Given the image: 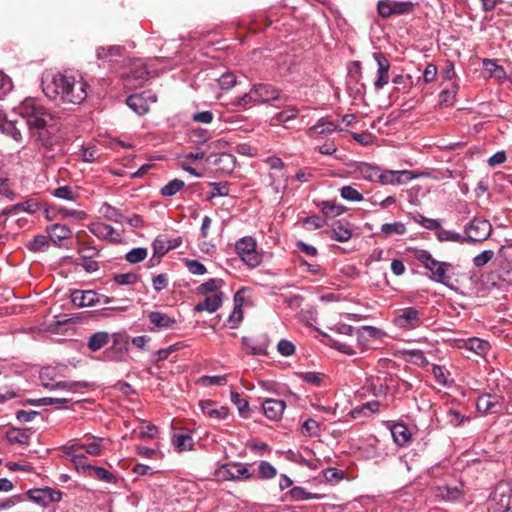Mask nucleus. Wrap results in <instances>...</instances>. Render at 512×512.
Instances as JSON below:
<instances>
[{
	"instance_id": "obj_63",
	"label": "nucleus",
	"mask_w": 512,
	"mask_h": 512,
	"mask_svg": "<svg viewBox=\"0 0 512 512\" xmlns=\"http://www.w3.org/2000/svg\"><path fill=\"white\" fill-rule=\"evenodd\" d=\"M217 82L221 89L228 90L236 85L237 79L234 73L226 72L220 76Z\"/></svg>"
},
{
	"instance_id": "obj_5",
	"label": "nucleus",
	"mask_w": 512,
	"mask_h": 512,
	"mask_svg": "<svg viewBox=\"0 0 512 512\" xmlns=\"http://www.w3.org/2000/svg\"><path fill=\"white\" fill-rule=\"evenodd\" d=\"M492 512H507L512 509V485L508 482L498 483L490 496Z\"/></svg>"
},
{
	"instance_id": "obj_32",
	"label": "nucleus",
	"mask_w": 512,
	"mask_h": 512,
	"mask_svg": "<svg viewBox=\"0 0 512 512\" xmlns=\"http://www.w3.org/2000/svg\"><path fill=\"white\" fill-rule=\"evenodd\" d=\"M124 50L120 45L100 46L96 49V57L98 60L117 58L123 55Z\"/></svg>"
},
{
	"instance_id": "obj_4",
	"label": "nucleus",
	"mask_w": 512,
	"mask_h": 512,
	"mask_svg": "<svg viewBox=\"0 0 512 512\" xmlns=\"http://www.w3.org/2000/svg\"><path fill=\"white\" fill-rule=\"evenodd\" d=\"M492 232V225L488 220L474 218L465 225L464 243H477L487 240Z\"/></svg>"
},
{
	"instance_id": "obj_48",
	"label": "nucleus",
	"mask_w": 512,
	"mask_h": 512,
	"mask_svg": "<svg viewBox=\"0 0 512 512\" xmlns=\"http://www.w3.org/2000/svg\"><path fill=\"white\" fill-rule=\"evenodd\" d=\"M212 188L211 193L207 196V200L211 201L215 197H225L229 195V188L226 182H210Z\"/></svg>"
},
{
	"instance_id": "obj_26",
	"label": "nucleus",
	"mask_w": 512,
	"mask_h": 512,
	"mask_svg": "<svg viewBox=\"0 0 512 512\" xmlns=\"http://www.w3.org/2000/svg\"><path fill=\"white\" fill-rule=\"evenodd\" d=\"M390 431L394 442L398 446L402 447L411 440V432L409 428L403 423H396L392 425Z\"/></svg>"
},
{
	"instance_id": "obj_29",
	"label": "nucleus",
	"mask_w": 512,
	"mask_h": 512,
	"mask_svg": "<svg viewBox=\"0 0 512 512\" xmlns=\"http://www.w3.org/2000/svg\"><path fill=\"white\" fill-rule=\"evenodd\" d=\"M89 231L99 239H107L117 241V238L114 237L115 229L104 223H92L89 226Z\"/></svg>"
},
{
	"instance_id": "obj_53",
	"label": "nucleus",
	"mask_w": 512,
	"mask_h": 512,
	"mask_svg": "<svg viewBox=\"0 0 512 512\" xmlns=\"http://www.w3.org/2000/svg\"><path fill=\"white\" fill-rule=\"evenodd\" d=\"M321 210L327 217H336L341 215L345 208L330 201H323L321 203Z\"/></svg>"
},
{
	"instance_id": "obj_24",
	"label": "nucleus",
	"mask_w": 512,
	"mask_h": 512,
	"mask_svg": "<svg viewBox=\"0 0 512 512\" xmlns=\"http://www.w3.org/2000/svg\"><path fill=\"white\" fill-rule=\"evenodd\" d=\"M243 302L244 298L241 296V292L238 291L234 295V309L232 313L228 317V323L230 328L235 329L238 327V325L242 322L243 319Z\"/></svg>"
},
{
	"instance_id": "obj_16",
	"label": "nucleus",
	"mask_w": 512,
	"mask_h": 512,
	"mask_svg": "<svg viewBox=\"0 0 512 512\" xmlns=\"http://www.w3.org/2000/svg\"><path fill=\"white\" fill-rule=\"evenodd\" d=\"M205 296L206 297L204 300L199 301L195 305L194 310L196 312L207 311L209 313H214L221 307L223 301V292H216L214 294Z\"/></svg>"
},
{
	"instance_id": "obj_18",
	"label": "nucleus",
	"mask_w": 512,
	"mask_h": 512,
	"mask_svg": "<svg viewBox=\"0 0 512 512\" xmlns=\"http://www.w3.org/2000/svg\"><path fill=\"white\" fill-rule=\"evenodd\" d=\"M336 130H338V126L334 122L321 118L307 130V135L310 138L316 139L321 136L330 135Z\"/></svg>"
},
{
	"instance_id": "obj_39",
	"label": "nucleus",
	"mask_w": 512,
	"mask_h": 512,
	"mask_svg": "<svg viewBox=\"0 0 512 512\" xmlns=\"http://www.w3.org/2000/svg\"><path fill=\"white\" fill-rule=\"evenodd\" d=\"M147 77L148 71L145 68L135 69L126 76V84L132 87L142 86Z\"/></svg>"
},
{
	"instance_id": "obj_27",
	"label": "nucleus",
	"mask_w": 512,
	"mask_h": 512,
	"mask_svg": "<svg viewBox=\"0 0 512 512\" xmlns=\"http://www.w3.org/2000/svg\"><path fill=\"white\" fill-rule=\"evenodd\" d=\"M92 442L71 445V449L84 450L91 456L102 455L103 438L92 436Z\"/></svg>"
},
{
	"instance_id": "obj_14",
	"label": "nucleus",
	"mask_w": 512,
	"mask_h": 512,
	"mask_svg": "<svg viewBox=\"0 0 512 512\" xmlns=\"http://www.w3.org/2000/svg\"><path fill=\"white\" fill-rule=\"evenodd\" d=\"M100 300L99 294L94 290H74L71 293L72 303L79 308L95 306Z\"/></svg>"
},
{
	"instance_id": "obj_22",
	"label": "nucleus",
	"mask_w": 512,
	"mask_h": 512,
	"mask_svg": "<svg viewBox=\"0 0 512 512\" xmlns=\"http://www.w3.org/2000/svg\"><path fill=\"white\" fill-rule=\"evenodd\" d=\"M148 318L150 322L154 325V329H172L175 324L176 320L174 318H171L169 315L159 312V311H152L148 314Z\"/></svg>"
},
{
	"instance_id": "obj_52",
	"label": "nucleus",
	"mask_w": 512,
	"mask_h": 512,
	"mask_svg": "<svg viewBox=\"0 0 512 512\" xmlns=\"http://www.w3.org/2000/svg\"><path fill=\"white\" fill-rule=\"evenodd\" d=\"M39 209V205L34 200H27L22 203H18L13 205L9 210L3 211V214H8L12 212H16L18 210H22L28 213H35Z\"/></svg>"
},
{
	"instance_id": "obj_38",
	"label": "nucleus",
	"mask_w": 512,
	"mask_h": 512,
	"mask_svg": "<svg viewBox=\"0 0 512 512\" xmlns=\"http://www.w3.org/2000/svg\"><path fill=\"white\" fill-rule=\"evenodd\" d=\"M242 344H243L244 348L248 351V353L251 355H265L266 354V349H267L266 342L256 343V341L253 338L243 337Z\"/></svg>"
},
{
	"instance_id": "obj_19",
	"label": "nucleus",
	"mask_w": 512,
	"mask_h": 512,
	"mask_svg": "<svg viewBox=\"0 0 512 512\" xmlns=\"http://www.w3.org/2000/svg\"><path fill=\"white\" fill-rule=\"evenodd\" d=\"M202 412L212 419H224L228 415V408L219 406L211 400H203L199 403Z\"/></svg>"
},
{
	"instance_id": "obj_12",
	"label": "nucleus",
	"mask_w": 512,
	"mask_h": 512,
	"mask_svg": "<svg viewBox=\"0 0 512 512\" xmlns=\"http://www.w3.org/2000/svg\"><path fill=\"white\" fill-rule=\"evenodd\" d=\"M253 86L255 88V91H256V94L258 97L257 98L258 102H260V104L268 103V102H272V101H281V102L287 101V97L282 96L281 91L278 88H276L270 84L260 83V84H256Z\"/></svg>"
},
{
	"instance_id": "obj_58",
	"label": "nucleus",
	"mask_w": 512,
	"mask_h": 512,
	"mask_svg": "<svg viewBox=\"0 0 512 512\" xmlns=\"http://www.w3.org/2000/svg\"><path fill=\"white\" fill-rule=\"evenodd\" d=\"M352 237V231L349 228H346L342 225H338L337 227L332 229L331 238L339 241L346 242Z\"/></svg>"
},
{
	"instance_id": "obj_56",
	"label": "nucleus",
	"mask_w": 512,
	"mask_h": 512,
	"mask_svg": "<svg viewBox=\"0 0 512 512\" xmlns=\"http://www.w3.org/2000/svg\"><path fill=\"white\" fill-rule=\"evenodd\" d=\"M147 257V249L138 247L130 250L126 256L125 259L132 264L139 263L143 261Z\"/></svg>"
},
{
	"instance_id": "obj_59",
	"label": "nucleus",
	"mask_w": 512,
	"mask_h": 512,
	"mask_svg": "<svg viewBox=\"0 0 512 512\" xmlns=\"http://www.w3.org/2000/svg\"><path fill=\"white\" fill-rule=\"evenodd\" d=\"M413 220L428 230H437L440 228V222L438 220L426 218L419 213L413 216Z\"/></svg>"
},
{
	"instance_id": "obj_23",
	"label": "nucleus",
	"mask_w": 512,
	"mask_h": 512,
	"mask_svg": "<svg viewBox=\"0 0 512 512\" xmlns=\"http://www.w3.org/2000/svg\"><path fill=\"white\" fill-rule=\"evenodd\" d=\"M78 451L77 449H71L70 446L66 449V454L71 458V462L74 464L76 471L85 475L88 469H91V464L87 462L86 456Z\"/></svg>"
},
{
	"instance_id": "obj_13",
	"label": "nucleus",
	"mask_w": 512,
	"mask_h": 512,
	"mask_svg": "<svg viewBox=\"0 0 512 512\" xmlns=\"http://www.w3.org/2000/svg\"><path fill=\"white\" fill-rule=\"evenodd\" d=\"M206 162L216 166L223 173H231L236 166L235 156L226 152L210 154L207 156Z\"/></svg>"
},
{
	"instance_id": "obj_44",
	"label": "nucleus",
	"mask_w": 512,
	"mask_h": 512,
	"mask_svg": "<svg viewBox=\"0 0 512 512\" xmlns=\"http://www.w3.org/2000/svg\"><path fill=\"white\" fill-rule=\"evenodd\" d=\"M223 285V280L221 279H209L206 282L202 283L198 287V293L202 295H211L216 292H221L220 288Z\"/></svg>"
},
{
	"instance_id": "obj_41",
	"label": "nucleus",
	"mask_w": 512,
	"mask_h": 512,
	"mask_svg": "<svg viewBox=\"0 0 512 512\" xmlns=\"http://www.w3.org/2000/svg\"><path fill=\"white\" fill-rule=\"evenodd\" d=\"M458 89L459 85L453 81L450 88L444 89L439 94L440 104L445 106H452L455 102Z\"/></svg>"
},
{
	"instance_id": "obj_49",
	"label": "nucleus",
	"mask_w": 512,
	"mask_h": 512,
	"mask_svg": "<svg viewBox=\"0 0 512 512\" xmlns=\"http://www.w3.org/2000/svg\"><path fill=\"white\" fill-rule=\"evenodd\" d=\"M381 232L385 236L403 235L406 233V227L402 222L385 223L381 226Z\"/></svg>"
},
{
	"instance_id": "obj_30",
	"label": "nucleus",
	"mask_w": 512,
	"mask_h": 512,
	"mask_svg": "<svg viewBox=\"0 0 512 512\" xmlns=\"http://www.w3.org/2000/svg\"><path fill=\"white\" fill-rule=\"evenodd\" d=\"M84 476L95 478L106 483L115 484L117 482V477L113 473L103 467L94 465H91V469H88Z\"/></svg>"
},
{
	"instance_id": "obj_57",
	"label": "nucleus",
	"mask_w": 512,
	"mask_h": 512,
	"mask_svg": "<svg viewBox=\"0 0 512 512\" xmlns=\"http://www.w3.org/2000/svg\"><path fill=\"white\" fill-rule=\"evenodd\" d=\"M139 279V275L132 272L116 274L113 277L114 282L118 285H132L137 283Z\"/></svg>"
},
{
	"instance_id": "obj_11",
	"label": "nucleus",
	"mask_w": 512,
	"mask_h": 512,
	"mask_svg": "<svg viewBox=\"0 0 512 512\" xmlns=\"http://www.w3.org/2000/svg\"><path fill=\"white\" fill-rule=\"evenodd\" d=\"M411 179V173L407 170L395 171L380 168L377 182L382 185H397L408 182Z\"/></svg>"
},
{
	"instance_id": "obj_20",
	"label": "nucleus",
	"mask_w": 512,
	"mask_h": 512,
	"mask_svg": "<svg viewBox=\"0 0 512 512\" xmlns=\"http://www.w3.org/2000/svg\"><path fill=\"white\" fill-rule=\"evenodd\" d=\"M126 104L138 115H144L149 111L146 92L132 94L126 99Z\"/></svg>"
},
{
	"instance_id": "obj_54",
	"label": "nucleus",
	"mask_w": 512,
	"mask_h": 512,
	"mask_svg": "<svg viewBox=\"0 0 512 512\" xmlns=\"http://www.w3.org/2000/svg\"><path fill=\"white\" fill-rule=\"evenodd\" d=\"M173 443L179 451H187L192 449L193 439L188 434H179L174 436Z\"/></svg>"
},
{
	"instance_id": "obj_61",
	"label": "nucleus",
	"mask_w": 512,
	"mask_h": 512,
	"mask_svg": "<svg viewBox=\"0 0 512 512\" xmlns=\"http://www.w3.org/2000/svg\"><path fill=\"white\" fill-rule=\"evenodd\" d=\"M414 4L409 1H392L394 15L408 14L413 10Z\"/></svg>"
},
{
	"instance_id": "obj_37",
	"label": "nucleus",
	"mask_w": 512,
	"mask_h": 512,
	"mask_svg": "<svg viewBox=\"0 0 512 512\" xmlns=\"http://www.w3.org/2000/svg\"><path fill=\"white\" fill-rule=\"evenodd\" d=\"M153 251L154 256L162 257L164 256L168 251L176 248V243L174 244H168V238L166 236H158L153 241Z\"/></svg>"
},
{
	"instance_id": "obj_46",
	"label": "nucleus",
	"mask_w": 512,
	"mask_h": 512,
	"mask_svg": "<svg viewBox=\"0 0 512 512\" xmlns=\"http://www.w3.org/2000/svg\"><path fill=\"white\" fill-rule=\"evenodd\" d=\"M185 186L184 181L180 179H173L161 188V194L165 197H172L181 191Z\"/></svg>"
},
{
	"instance_id": "obj_8",
	"label": "nucleus",
	"mask_w": 512,
	"mask_h": 512,
	"mask_svg": "<svg viewBox=\"0 0 512 512\" xmlns=\"http://www.w3.org/2000/svg\"><path fill=\"white\" fill-rule=\"evenodd\" d=\"M477 410L483 414H495L503 410V399L497 395L483 394L476 402Z\"/></svg>"
},
{
	"instance_id": "obj_2",
	"label": "nucleus",
	"mask_w": 512,
	"mask_h": 512,
	"mask_svg": "<svg viewBox=\"0 0 512 512\" xmlns=\"http://www.w3.org/2000/svg\"><path fill=\"white\" fill-rule=\"evenodd\" d=\"M19 115L26 120V124L38 135L43 145L49 144V139L44 136L48 128L56 125L55 117L35 99H25L18 107Z\"/></svg>"
},
{
	"instance_id": "obj_3",
	"label": "nucleus",
	"mask_w": 512,
	"mask_h": 512,
	"mask_svg": "<svg viewBox=\"0 0 512 512\" xmlns=\"http://www.w3.org/2000/svg\"><path fill=\"white\" fill-rule=\"evenodd\" d=\"M256 246V240L251 236L242 237L235 244L236 253L251 268L259 266L262 262V256L257 252Z\"/></svg>"
},
{
	"instance_id": "obj_42",
	"label": "nucleus",
	"mask_w": 512,
	"mask_h": 512,
	"mask_svg": "<svg viewBox=\"0 0 512 512\" xmlns=\"http://www.w3.org/2000/svg\"><path fill=\"white\" fill-rule=\"evenodd\" d=\"M257 94L254 86L250 89L248 93H245L243 96L239 97L234 104L242 109H248L255 104H260L257 99Z\"/></svg>"
},
{
	"instance_id": "obj_28",
	"label": "nucleus",
	"mask_w": 512,
	"mask_h": 512,
	"mask_svg": "<svg viewBox=\"0 0 512 512\" xmlns=\"http://www.w3.org/2000/svg\"><path fill=\"white\" fill-rule=\"evenodd\" d=\"M32 432L30 429L11 428L6 432V439L10 443L28 445Z\"/></svg>"
},
{
	"instance_id": "obj_31",
	"label": "nucleus",
	"mask_w": 512,
	"mask_h": 512,
	"mask_svg": "<svg viewBox=\"0 0 512 512\" xmlns=\"http://www.w3.org/2000/svg\"><path fill=\"white\" fill-rule=\"evenodd\" d=\"M380 167L369 163L361 162L357 165L356 172L362 179L371 182L378 181Z\"/></svg>"
},
{
	"instance_id": "obj_1",
	"label": "nucleus",
	"mask_w": 512,
	"mask_h": 512,
	"mask_svg": "<svg viewBox=\"0 0 512 512\" xmlns=\"http://www.w3.org/2000/svg\"><path fill=\"white\" fill-rule=\"evenodd\" d=\"M86 83L73 76L58 73L43 81V92L58 104H81L87 97Z\"/></svg>"
},
{
	"instance_id": "obj_15",
	"label": "nucleus",
	"mask_w": 512,
	"mask_h": 512,
	"mask_svg": "<svg viewBox=\"0 0 512 512\" xmlns=\"http://www.w3.org/2000/svg\"><path fill=\"white\" fill-rule=\"evenodd\" d=\"M113 344L105 351L106 358L111 361H120L123 356V351L127 350V339L121 334H113Z\"/></svg>"
},
{
	"instance_id": "obj_34",
	"label": "nucleus",
	"mask_w": 512,
	"mask_h": 512,
	"mask_svg": "<svg viewBox=\"0 0 512 512\" xmlns=\"http://www.w3.org/2000/svg\"><path fill=\"white\" fill-rule=\"evenodd\" d=\"M44 386L49 389H62L69 392H77L82 388L88 387L86 382L77 381H58L55 383H45Z\"/></svg>"
},
{
	"instance_id": "obj_64",
	"label": "nucleus",
	"mask_w": 512,
	"mask_h": 512,
	"mask_svg": "<svg viewBox=\"0 0 512 512\" xmlns=\"http://www.w3.org/2000/svg\"><path fill=\"white\" fill-rule=\"evenodd\" d=\"M494 257V252L492 250H484L480 254L476 255L473 258V265L476 268L484 267L489 261H491Z\"/></svg>"
},
{
	"instance_id": "obj_6",
	"label": "nucleus",
	"mask_w": 512,
	"mask_h": 512,
	"mask_svg": "<svg viewBox=\"0 0 512 512\" xmlns=\"http://www.w3.org/2000/svg\"><path fill=\"white\" fill-rule=\"evenodd\" d=\"M22 495L24 496V499L27 498L41 507H47L51 503L60 502L63 497L62 491L48 486L43 488L29 489L25 494Z\"/></svg>"
},
{
	"instance_id": "obj_47",
	"label": "nucleus",
	"mask_w": 512,
	"mask_h": 512,
	"mask_svg": "<svg viewBox=\"0 0 512 512\" xmlns=\"http://www.w3.org/2000/svg\"><path fill=\"white\" fill-rule=\"evenodd\" d=\"M16 124L17 123L15 121H9L5 118L0 130L2 133L7 134L8 136L12 137L15 141L19 142L22 140V134Z\"/></svg>"
},
{
	"instance_id": "obj_36",
	"label": "nucleus",
	"mask_w": 512,
	"mask_h": 512,
	"mask_svg": "<svg viewBox=\"0 0 512 512\" xmlns=\"http://www.w3.org/2000/svg\"><path fill=\"white\" fill-rule=\"evenodd\" d=\"M466 348L479 356H485L490 350V343L479 338H470L465 344Z\"/></svg>"
},
{
	"instance_id": "obj_45",
	"label": "nucleus",
	"mask_w": 512,
	"mask_h": 512,
	"mask_svg": "<svg viewBox=\"0 0 512 512\" xmlns=\"http://www.w3.org/2000/svg\"><path fill=\"white\" fill-rule=\"evenodd\" d=\"M436 231H437L436 237L440 242L450 241V242H456V243H461V244L464 243V236L460 233L450 231V230H445L441 226Z\"/></svg>"
},
{
	"instance_id": "obj_40",
	"label": "nucleus",
	"mask_w": 512,
	"mask_h": 512,
	"mask_svg": "<svg viewBox=\"0 0 512 512\" xmlns=\"http://www.w3.org/2000/svg\"><path fill=\"white\" fill-rule=\"evenodd\" d=\"M100 213L107 220L122 223L125 219L124 215L117 208L113 207L109 203H104L100 207Z\"/></svg>"
},
{
	"instance_id": "obj_60",
	"label": "nucleus",
	"mask_w": 512,
	"mask_h": 512,
	"mask_svg": "<svg viewBox=\"0 0 512 512\" xmlns=\"http://www.w3.org/2000/svg\"><path fill=\"white\" fill-rule=\"evenodd\" d=\"M409 360L411 363L420 366L427 367L429 365V361L426 358L425 354L421 350H410L408 351Z\"/></svg>"
},
{
	"instance_id": "obj_33",
	"label": "nucleus",
	"mask_w": 512,
	"mask_h": 512,
	"mask_svg": "<svg viewBox=\"0 0 512 512\" xmlns=\"http://www.w3.org/2000/svg\"><path fill=\"white\" fill-rule=\"evenodd\" d=\"M109 341L110 334L105 331H99L89 337L87 346L91 351L95 352L106 346Z\"/></svg>"
},
{
	"instance_id": "obj_7",
	"label": "nucleus",
	"mask_w": 512,
	"mask_h": 512,
	"mask_svg": "<svg viewBox=\"0 0 512 512\" xmlns=\"http://www.w3.org/2000/svg\"><path fill=\"white\" fill-rule=\"evenodd\" d=\"M215 476L220 481L229 480H247L253 477L249 472L247 465L238 462H231L221 465L215 470Z\"/></svg>"
},
{
	"instance_id": "obj_35",
	"label": "nucleus",
	"mask_w": 512,
	"mask_h": 512,
	"mask_svg": "<svg viewBox=\"0 0 512 512\" xmlns=\"http://www.w3.org/2000/svg\"><path fill=\"white\" fill-rule=\"evenodd\" d=\"M378 401H370L351 410L350 415L352 418L357 419L361 416H368L376 413L379 410Z\"/></svg>"
},
{
	"instance_id": "obj_21",
	"label": "nucleus",
	"mask_w": 512,
	"mask_h": 512,
	"mask_svg": "<svg viewBox=\"0 0 512 512\" xmlns=\"http://www.w3.org/2000/svg\"><path fill=\"white\" fill-rule=\"evenodd\" d=\"M47 232L51 241L57 246H61L63 240L69 239L72 236L71 229L64 224L59 223L48 227Z\"/></svg>"
},
{
	"instance_id": "obj_51",
	"label": "nucleus",
	"mask_w": 512,
	"mask_h": 512,
	"mask_svg": "<svg viewBox=\"0 0 512 512\" xmlns=\"http://www.w3.org/2000/svg\"><path fill=\"white\" fill-rule=\"evenodd\" d=\"M52 194L57 198L68 201H76L79 196V194L70 186L58 187L53 191Z\"/></svg>"
},
{
	"instance_id": "obj_43",
	"label": "nucleus",
	"mask_w": 512,
	"mask_h": 512,
	"mask_svg": "<svg viewBox=\"0 0 512 512\" xmlns=\"http://www.w3.org/2000/svg\"><path fill=\"white\" fill-rule=\"evenodd\" d=\"M270 186L276 193L283 191L287 187V175L282 172H270Z\"/></svg>"
},
{
	"instance_id": "obj_55",
	"label": "nucleus",
	"mask_w": 512,
	"mask_h": 512,
	"mask_svg": "<svg viewBox=\"0 0 512 512\" xmlns=\"http://www.w3.org/2000/svg\"><path fill=\"white\" fill-rule=\"evenodd\" d=\"M340 195L348 201L360 202L363 200V195L352 186H343L340 190Z\"/></svg>"
},
{
	"instance_id": "obj_50",
	"label": "nucleus",
	"mask_w": 512,
	"mask_h": 512,
	"mask_svg": "<svg viewBox=\"0 0 512 512\" xmlns=\"http://www.w3.org/2000/svg\"><path fill=\"white\" fill-rule=\"evenodd\" d=\"M381 336V331L373 326H363L357 332L359 342L368 341L370 338L377 339Z\"/></svg>"
},
{
	"instance_id": "obj_25",
	"label": "nucleus",
	"mask_w": 512,
	"mask_h": 512,
	"mask_svg": "<svg viewBox=\"0 0 512 512\" xmlns=\"http://www.w3.org/2000/svg\"><path fill=\"white\" fill-rule=\"evenodd\" d=\"M453 270V265L448 262H442L434 271L431 273L430 278L434 282L441 283L451 288L449 272Z\"/></svg>"
},
{
	"instance_id": "obj_10",
	"label": "nucleus",
	"mask_w": 512,
	"mask_h": 512,
	"mask_svg": "<svg viewBox=\"0 0 512 512\" xmlns=\"http://www.w3.org/2000/svg\"><path fill=\"white\" fill-rule=\"evenodd\" d=\"M373 58L377 63V75L374 81V87L376 90H380L389 82L390 62L387 57L380 52L374 53Z\"/></svg>"
},
{
	"instance_id": "obj_62",
	"label": "nucleus",
	"mask_w": 512,
	"mask_h": 512,
	"mask_svg": "<svg viewBox=\"0 0 512 512\" xmlns=\"http://www.w3.org/2000/svg\"><path fill=\"white\" fill-rule=\"evenodd\" d=\"M297 114L298 109L294 106H290L287 109L277 113L273 119L279 123H285L289 120L296 118Z\"/></svg>"
},
{
	"instance_id": "obj_17",
	"label": "nucleus",
	"mask_w": 512,
	"mask_h": 512,
	"mask_svg": "<svg viewBox=\"0 0 512 512\" xmlns=\"http://www.w3.org/2000/svg\"><path fill=\"white\" fill-rule=\"evenodd\" d=\"M263 411L267 418L270 420H279L281 419L283 412L286 408V403L284 400L279 399H266L263 404Z\"/></svg>"
},
{
	"instance_id": "obj_9",
	"label": "nucleus",
	"mask_w": 512,
	"mask_h": 512,
	"mask_svg": "<svg viewBox=\"0 0 512 512\" xmlns=\"http://www.w3.org/2000/svg\"><path fill=\"white\" fill-rule=\"evenodd\" d=\"M401 329H415L421 325L420 312L415 307H407L394 319Z\"/></svg>"
}]
</instances>
